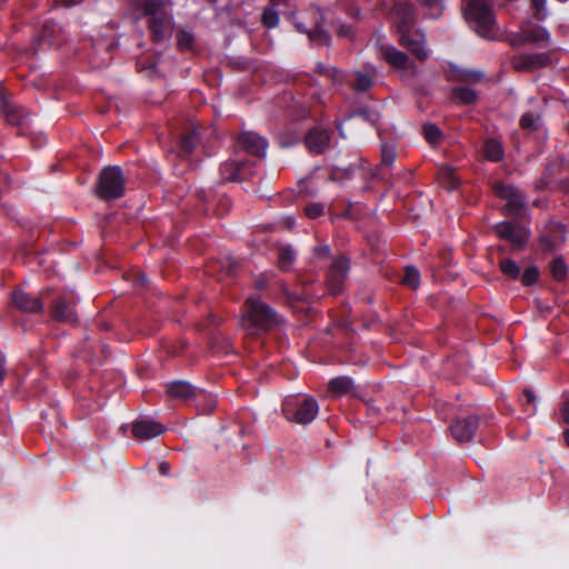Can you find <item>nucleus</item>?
Segmentation results:
<instances>
[{
    "instance_id": "864d4df0",
    "label": "nucleus",
    "mask_w": 569,
    "mask_h": 569,
    "mask_svg": "<svg viewBox=\"0 0 569 569\" xmlns=\"http://www.w3.org/2000/svg\"><path fill=\"white\" fill-rule=\"evenodd\" d=\"M297 28L300 30V31H303V32H307V29L303 28L302 23L298 22L297 23Z\"/></svg>"
},
{
    "instance_id": "37998d69",
    "label": "nucleus",
    "mask_w": 569,
    "mask_h": 569,
    "mask_svg": "<svg viewBox=\"0 0 569 569\" xmlns=\"http://www.w3.org/2000/svg\"><path fill=\"white\" fill-rule=\"evenodd\" d=\"M196 401V407L197 409L201 412V413H207L206 411H203V408H208L209 406V400L208 399H204V398H196L194 399Z\"/></svg>"
},
{
    "instance_id": "aec40b11",
    "label": "nucleus",
    "mask_w": 569,
    "mask_h": 569,
    "mask_svg": "<svg viewBox=\"0 0 569 569\" xmlns=\"http://www.w3.org/2000/svg\"><path fill=\"white\" fill-rule=\"evenodd\" d=\"M246 162L242 160H228L220 167V174L224 181H237L242 179V170Z\"/></svg>"
},
{
    "instance_id": "412c9836",
    "label": "nucleus",
    "mask_w": 569,
    "mask_h": 569,
    "mask_svg": "<svg viewBox=\"0 0 569 569\" xmlns=\"http://www.w3.org/2000/svg\"><path fill=\"white\" fill-rule=\"evenodd\" d=\"M352 389L353 382L349 377H338L329 381V391L337 397L350 393Z\"/></svg>"
},
{
    "instance_id": "423d86ee",
    "label": "nucleus",
    "mask_w": 569,
    "mask_h": 569,
    "mask_svg": "<svg viewBox=\"0 0 569 569\" xmlns=\"http://www.w3.org/2000/svg\"><path fill=\"white\" fill-rule=\"evenodd\" d=\"M167 393L171 399L188 402L196 398H204L209 400L208 408H203L206 412H212L217 406V399L213 395L203 390H198L187 381H173L167 385Z\"/></svg>"
},
{
    "instance_id": "6ab92c4d",
    "label": "nucleus",
    "mask_w": 569,
    "mask_h": 569,
    "mask_svg": "<svg viewBox=\"0 0 569 569\" xmlns=\"http://www.w3.org/2000/svg\"><path fill=\"white\" fill-rule=\"evenodd\" d=\"M330 136L327 130L313 129L306 137V144L311 152L321 153L329 144Z\"/></svg>"
},
{
    "instance_id": "39448f33",
    "label": "nucleus",
    "mask_w": 569,
    "mask_h": 569,
    "mask_svg": "<svg viewBox=\"0 0 569 569\" xmlns=\"http://www.w3.org/2000/svg\"><path fill=\"white\" fill-rule=\"evenodd\" d=\"M98 196L104 200L117 199L124 193V178L120 167H107L99 177Z\"/></svg>"
},
{
    "instance_id": "49530a36",
    "label": "nucleus",
    "mask_w": 569,
    "mask_h": 569,
    "mask_svg": "<svg viewBox=\"0 0 569 569\" xmlns=\"http://www.w3.org/2000/svg\"><path fill=\"white\" fill-rule=\"evenodd\" d=\"M423 6L436 8L439 7L441 0H420Z\"/></svg>"
},
{
    "instance_id": "5fc2aeb1",
    "label": "nucleus",
    "mask_w": 569,
    "mask_h": 569,
    "mask_svg": "<svg viewBox=\"0 0 569 569\" xmlns=\"http://www.w3.org/2000/svg\"><path fill=\"white\" fill-rule=\"evenodd\" d=\"M3 377H4V370L2 369V367L0 366V383L2 382L3 380Z\"/></svg>"
},
{
    "instance_id": "e433bc0d",
    "label": "nucleus",
    "mask_w": 569,
    "mask_h": 569,
    "mask_svg": "<svg viewBox=\"0 0 569 569\" xmlns=\"http://www.w3.org/2000/svg\"><path fill=\"white\" fill-rule=\"evenodd\" d=\"M396 160V151L391 146H383L381 149V162L385 166H391Z\"/></svg>"
},
{
    "instance_id": "7ed1b4c3",
    "label": "nucleus",
    "mask_w": 569,
    "mask_h": 569,
    "mask_svg": "<svg viewBox=\"0 0 569 569\" xmlns=\"http://www.w3.org/2000/svg\"><path fill=\"white\" fill-rule=\"evenodd\" d=\"M240 323L249 335L254 336L278 325V317L276 312L261 300L249 298L246 301V311Z\"/></svg>"
},
{
    "instance_id": "f257e3e1",
    "label": "nucleus",
    "mask_w": 569,
    "mask_h": 569,
    "mask_svg": "<svg viewBox=\"0 0 569 569\" xmlns=\"http://www.w3.org/2000/svg\"><path fill=\"white\" fill-rule=\"evenodd\" d=\"M138 7L149 17L148 26L152 41L158 44L168 42L173 24L164 3L161 0H138Z\"/></svg>"
},
{
    "instance_id": "13d9d810",
    "label": "nucleus",
    "mask_w": 569,
    "mask_h": 569,
    "mask_svg": "<svg viewBox=\"0 0 569 569\" xmlns=\"http://www.w3.org/2000/svg\"><path fill=\"white\" fill-rule=\"evenodd\" d=\"M48 292H49V291H44V292H42L41 297H42V298H44V296H47V295H48Z\"/></svg>"
},
{
    "instance_id": "ddd939ff",
    "label": "nucleus",
    "mask_w": 569,
    "mask_h": 569,
    "mask_svg": "<svg viewBox=\"0 0 569 569\" xmlns=\"http://www.w3.org/2000/svg\"><path fill=\"white\" fill-rule=\"evenodd\" d=\"M478 420L475 417L457 419L451 426L450 431L459 442L469 441L477 430Z\"/></svg>"
},
{
    "instance_id": "b1692460",
    "label": "nucleus",
    "mask_w": 569,
    "mask_h": 569,
    "mask_svg": "<svg viewBox=\"0 0 569 569\" xmlns=\"http://www.w3.org/2000/svg\"><path fill=\"white\" fill-rule=\"evenodd\" d=\"M1 112L6 116V119L11 124H20L23 121V116L21 112L11 103L2 99Z\"/></svg>"
},
{
    "instance_id": "ea45409f",
    "label": "nucleus",
    "mask_w": 569,
    "mask_h": 569,
    "mask_svg": "<svg viewBox=\"0 0 569 569\" xmlns=\"http://www.w3.org/2000/svg\"><path fill=\"white\" fill-rule=\"evenodd\" d=\"M559 411L562 422L569 425V393L563 395V401L560 406Z\"/></svg>"
},
{
    "instance_id": "0eeeda50",
    "label": "nucleus",
    "mask_w": 569,
    "mask_h": 569,
    "mask_svg": "<svg viewBox=\"0 0 569 569\" xmlns=\"http://www.w3.org/2000/svg\"><path fill=\"white\" fill-rule=\"evenodd\" d=\"M495 230L499 238L509 241L515 248H522L529 240V230L521 224L503 221L496 224Z\"/></svg>"
},
{
    "instance_id": "473e14b6",
    "label": "nucleus",
    "mask_w": 569,
    "mask_h": 569,
    "mask_svg": "<svg viewBox=\"0 0 569 569\" xmlns=\"http://www.w3.org/2000/svg\"><path fill=\"white\" fill-rule=\"evenodd\" d=\"M540 117L533 113H525L520 119V127L525 130H536Z\"/></svg>"
},
{
    "instance_id": "cd10ccee",
    "label": "nucleus",
    "mask_w": 569,
    "mask_h": 569,
    "mask_svg": "<svg viewBox=\"0 0 569 569\" xmlns=\"http://www.w3.org/2000/svg\"><path fill=\"white\" fill-rule=\"evenodd\" d=\"M500 270L506 277H508L510 279H517L520 277V268L511 259L501 260L500 261Z\"/></svg>"
},
{
    "instance_id": "2eb2a0df",
    "label": "nucleus",
    "mask_w": 569,
    "mask_h": 569,
    "mask_svg": "<svg viewBox=\"0 0 569 569\" xmlns=\"http://www.w3.org/2000/svg\"><path fill=\"white\" fill-rule=\"evenodd\" d=\"M73 305L71 299L64 296L59 297L52 306L51 316L59 321L76 322L77 315Z\"/></svg>"
},
{
    "instance_id": "4d7b16f0",
    "label": "nucleus",
    "mask_w": 569,
    "mask_h": 569,
    "mask_svg": "<svg viewBox=\"0 0 569 569\" xmlns=\"http://www.w3.org/2000/svg\"><path fill=\"white\" fill-rule=\"evenodd\" d=\"M359 13V9H356L355 11H350L349 14L352 17H356Z\"/></svg>"
},
{
    "instance_id": "72a5a7b5",
    "label": "nucleus",
    "mask_w": 569,
    "mask_h": 569,
    "mask_svg": "<svg viewBox=\"0 0 569 569\" xmlns=\"http://www.w3.org/2000/svg\"><path fill=\"white\" fill-rule=\"evenodd\" d=\"M318 72L328 76L333 82H340L342 80V72L335 68H329L323 63H318Z\"/></svg>"
},
{
    "instance_id": "2f4dec72",
    "label": "nucleus",
    "mask_w": 569,
    "mask_h": 569,
    "mask_svg": "<svg viewBox=\"0 0 569 569\" xmlns=\"http://www.w3.org/2000/svg\"><path fill=\"white\" fill-rule=\"evenodd\" d=\"M423 134L425 138L432 144L438 143L441 140V132L435 124H425Z\"/></svg>"
},
{
    "instance_id": "4be33fe9",
    "label": "nucleus",
    "mask_w": 569,
    "mask_h": 569,
    "mask_svg": "<svg viewBox=\"0 0 569 569\" xmlns=\"http://www.w3.org/2000/svg\"><path fill=\"white\" fill-rule=\"evenodd\" d=\"M439 182L447 189H453L459 184V178L450 166H442L438 172Z\"/></svg>"
},
{
    "instance_id": "6e6d98bb",
    "label": "nucleus",
    "mask_w": 569,
    "mask_h": 569,
    "mask_svg": "<svg viewBox=\"0 0 569 569\" xmlns=\"http://www.w3.org/2000/svg\"><path fill=\"white\" fill-rule=\"evenodd\" d=\"M139 280H140V282H141V284H142V286H144V284L147 283V279H146V277H144V276H141V277L139 278Z\"/></svg>"
},
{
    "instance_id": "79ce46f5",
    "label": "nucleus",
    "mask_w": 569,
    "mask_h": 569,
    "mask_svg": "<svg viewBox=\"0 0 569 569\" xmlns=\"http://www.w3.org/2000/svg\"><path fill=\"white\" fill-rule=\"evenodd\" d=\"M309 36L312 40L319 38L326 44H328L330 40L329 34L325 31L319 30L318 28L315 30L313 33H309Z\"/></svg>"
},
{
    "instance_id": "3c124183",
    "label": "nucleus",
    "mask_w": 569,
    "mask_h": 569,
    "mask_svg": "<svg viewBox=\"0 0 569 569\" xmlns=\"http://www.w3.org/2000/svg\"><path fill=\"white\" fill-rule=\"evenodd\" d=\"M350 33H351V30H350L349 27L348 28L347 27H341L340 28V34L341 36L348 37Z\"/></svg>"
},
{
    "instance_id": "c03bdc74",
    "label": "nucleus",
    "mask_w": 569,
    "mask_h": 569,
    "mask_svg": "<svg viewBox=\"0 0 569 569\" xmlns=\"http://www.w3.org/2000/svg\"><path fill=\"white\" fill-rule=\"evenodd\" d=\"M527 40H531V41H535V40H538V39H545L547 42H549L550 40V34L549 32L546 30V29H541V37H531V36H527L526 37Z\"/></svg>"
},
{
    "instance_id": "c85d7f7f",
    "label": "nucleus",
    "mask_w": 569,
    "mask_h": 569,
    "mask_svg": "<svg viewBox=\"0 0 569 569\" xmlns=\"http://www.w3.org/2000/svg\"><path fill=\"white\" fill-rule=\"evenodd\" d=\"M420 273L415 267H407L405 269V277L402 279V283L408 286L409 288L416 290L420 283Z\"/></svg>"
},
{
    "instance_id": "20e7f679",
    "label": "nucleus",
    "mask_w": 569,
    "mask_h": 569,
    "mask_svg": "<svg viewBox=\"0 0 569 569\" xmlns=\"http://www.w3.org/2000/svg\"><path fill=\"white\" fill-rule=\"evenodd\" d=\"M282 411L289 421L307 425L316 419L319 406L316 399L311 397L295 395L284 399Z\"/></svg>"
},
{
    "instance_id": "9b49d317",
    "label": "nucleus",
    "mask_w": 569,
    "mask_h": 569,
    "mask_svg": "<svg viewBox=\"0 0 569 569\" xmlns=\"http://www.w3.org/2000/svg\"><path fill=\"white\" fill-rule=\"evenodd\" d=\"M550 58L547 53H525L519 54L512 60L515 69L519 71H530L548 66Z\"/></svg>"
},
{
    "instance_id": "09e8293b",
    "label": "nucleus",
    "mask_w": 569,
    "mask_h": 569,
    "mask_svg": "<svg viewBox=\"0 0 569 569\" xmlns=\"http://www.w3.org/2000/svg\"><path fill=\"white\" fill-rule=\"evenodd\" d=\"M60 1L66 7H72V6L80 3L82 0H60Z\"/></svg>"
},
{
    "instance_id": "f8f14e48",
    "label": "nucleus",
    "mask_w": 569,
    "mask_h": 569,
    "mask_svg": "<svg viewBox=\"0 0 569 569\" xmlns=\"http://www.w3.org/2000/svg\"><path fill=\"white\" fill-rule=\"evenodd\" d=\"M166 431L164 426L152 420H139L132 425V433L139 440H149L162 435Z\"/></svg>"
},
{
    "instance_id": "9d476101",
    "label": "nucleus",
    "mask_w": 569,
    "mask_h": 569,
    "mask_svg": "<svg viewBox=\"0 0 569 569\" xmlns=\"http://www.w3.org/2000/svg\"><path fill=\"white\" fill-rule=\"evenodd\" d=\"M349 271V261L345 257L336 258L328 273V286L332 293L341 291Z\"/></svg>"
},
{
    "instance_id": "4468645a",
    "label": "nucleus",
    "mask_w": 569,
    "mask_h": 569,
    "mask_svg": "<svg viewBox=\"0 0 569 569\" xmlns=\"http://www.w3.org/2000/svg\"><path fill=\"white\" fill-rule=\"evenodd\" d=\"M381 53L386 61L392 67L400 70H410L412 73L417 72L415 66L409 63L408 56L397 48L392 46L382 47Z\"/></svg>"
},
{
    "instance_id": "603ef678",
    "label": "nucleus",
    "mask_w": 569,
    "mask_h": 569,
    "mask_svg": "<svg viewBox=\"0 0 569 569\" xmlns=\"http://www.w3.org/2000/svg\"><path fill=\"white\" fill-rule=\"evenodd\" d=\"M563 437H565V441H566L567 446L569 447V430H566L563 432Z\"/></svg>"
},
{
    "instance_id": "dca6fc26",
    "label": "nucleus",
    "mask_w": 569,
    "mask_h": 569,
    "mask_svg": "<svg viewBox=\"0 0 569 569\" xmlns=\"http://www.w3.org/2000/svg\"><path fill=\"white\" fill-rule=\"evenodd\" d=\"M241 147L251 154L261 157L266 153L267 141L254 132L242 133L239 138Z\"/></svg>"
},
{
    "instance_id": "7c9ffc66",
    "label": "nucleus",
    "mask_w": 569,
    "mask_h": 569,
    "mask_svg": "<svg viewBox=\"0 0 569 569\" xmlns=\"http://www.w3.org/2000/svg\"><path fill=\"white\" fill-rule=\"evenodd\" d=\"M550 271L555 279L562 280L567 274V266L561 258H557L552 260Z\"/></svg>"
},
{
    "instance_id": "de8ad7c7",
    "label": "nucleus",
    "mask_w": 569,
    "mask_h": 569,
    "mask_svg": "<svg viewBox=\"0 0 569 569\" xmlns=\"http://www.w3.org/2000/svg\"><path fill=\"white\" fill-rule=\"evenodd\" d=\"M525 396H526L528 402H533L535 401V393H533L532 390L526 389L525 390Z\"/></svg>"
},
{
    "instance_id": "c9c22d12",
    "label": "nucleus",
    "mask_w": 569,
    "mask_h": 569,
    "mask_svg": "<svg viewBox=\"0 0 569 569\" xmlns=\"http://www.w3.org/2000/svg\"><path fill=\"white\" fill-rule=\"evenodd\" d=\"M370 78L361 72L356 73L355 89L359 91H367L371 87Z\"/></svg>"
},
{
    "instance_id": "c756f323",
    "label": "nucleus",
    "mask_w": 569,
    "mask_h": 569,
    "mask_svg": "<svg viewBox=\"0 0 569 569\" xmlns=\"http://www.w3.org/2000/svg\"><path fill=\"white\" fill-rule=\"evenodd\" d=\"M296 259V253L290 247L279 249V264L282 269H289Z\"/></svg>"
},
{
    "instance_id": "5701e85b",
    "label": "nucleus",
    "mask_w": 569,
    "mask_h": 569,
    "mask_svg": "<svg viewBox=\"0 0 569 569\" xmlns=\"http://www.w3.org/2000/svg\"><path fill=\"white\" fill-rule=\"evenodd\" d=\"M197 144H198V137H197V132L194 130L184 134L181 138L180 143H179V156L182 158L190 156Z\"/></svg>"
},
{
    "instance_id": "a19ab883",
    "label": "nucleus",
    "mask_w": 569,
    "mask_h": 569,
    "mask_svg": "<svg viewBox=\"0 0 569 569\" xmlns=\"http://www.w3.org/2000/svg\"><path fill=\"white\" fill-rule=\"evenodd\" d=\"M305 211L309 218H317L323 213V207L319 203H311L306 207Z\"/></svg>"
},
{
    "instance_id": "a211bd4d",
    "label": "nucleus",
    "mask_w": 569,
    "mask_h": 569,
    "mask_svg": "<svg viewBox=\"0 0 569 569\" xmlns=\"http://www.w3.org/2000/svg\"><path fill=\"white\" fill-rule=\"evenodd\" d=\"M12 301L17 308L26 312H39L43 309V302L40 298L31 296L24 291H14Z\"/></svg>"
},
{
    "instance_id": "f704fd0d",
    "label": "nucleus",
    "mask_w": 569,
    "mask_h": 569,
    "mask_svg": "<svg viewBox=\"0 0 569 569\" xmlns=\"http://www.w3.org/2000/svg\"><path fill=\"white\" fill-rule=\"evenodd\" d=\"M262 22L268 28H273L279 22V17L276 10L273 9H266L262 14Z\"/></svg>"
},
{
    "instance_id": "a878e982",
    "label": "nucleus",
    "mask_w": 569,
    "mask_h": 569,
    "mask_svg": "<svg viewBox=\"0 0 569 569\" xmlns=\"http://www.w3.org/2000/svg\"><path fill=\"white\" fill-rule=\"evenodd\" d=\"M176 38L177 44L181 51L191 50L193 48L194 37L192 32L179 29L176 33Z\"/></svg>"
},
{
    "instance_id": "6e6552de",
    "label": "nucleus",
    "mask_w": 569,
    "mask_h": 569,
    "mask_svg": "<svg viewBox=\"0 0 569 569\" xmlns=\"http://www.w3.org/2000/svg\"><path fill=\"white\" fill-rule=\"evenodd\" d=\"M399 33L400 44L409 50L418 60L423 61L428 58L426 38L422 33L411 31V29L400 31Z\"/></svg>"
},
{
    "instance_id": "393cba45",
    "label": "nucleus",
    "mask_w": 569,
    "mask_h": 569,
    "mask_svg": "<svg viewBox=\"0 0 569 569\" xmlns=\"http://www.w3.org/2000/svg\"><path fill=\"white\" fill-rule=\"evenodd\" d=\"M485 157L490 161H499L503 157V148L497 140H488L485 143Z\"/></svg>"
},
{
    "instance_id": "58836bf2",
    "label": "nucleus",
    "mask_w": 569,
    "mask_h": 569,
    "mask_svg": "<svg viewBox=\"0 0 569 569\" xmlns=\"http://www.w3.org/2000/svg\"><path fill=\"white\" fill-rule=\"evenodd\" d=\"M538 270L536 268H528L521 276V281L526 286L535 283L538 279Z\"/></svg>"
},
{
    "instance_id": "4c0bfd02",
    "label": "nucleus",
    "mask_w": 569,
    "mask_h": 569,
    "mask_svg": "<svg viewBox=\"0 0 569 569\" xmlns=\"http://www.w3.org/2000/svg\"><path fill=\"white\" fill-rule=\"evenodd\" d=\"M531 2L536 9V18L538 20H545L548 16L547 0H531Z\"/></svg>"
},
{
    "instance_id": "8fccbe9b",
    "label": "nucleus",
    "mask_w": 569,
    "mask_h": 569,
    "mask_svg": "<svg viewBox=\"0 0 569 569\" xmlns=\"http://www.w3.org/2000/svg\"><path fill=\"white\" fill-rule=\"evenodd\" d=\"M160 471L162 475H168L169 473V465L167 462H162L160 465Z\"/></svg>"
},
{
    "instance_id": "f3484780",
    "label": "nucleus",
    "mask_w": 569,
    "mask_h": 569,
    "mask_svg": "<svg viewBox=\"0 0 569 569\" xmlns=\"http://www.w3.org/2000/svg\"><path fill=\"white\" fill-rule=\"evenodd\" d=\"M392 19L399 32L411 29L413 22L412 8L407 2H397L392 9Z\"/></svg>"
},
{
    "instance_id": "1a4fd4ad",
    "label": "nucleus",
    "mask_w": 569,
    "mask_h": 569,
    "mask_svg": "<svg viewBox=\"0 0 569 569\" xmlns=\"http://www.w3.org/2000/svg\"><path fill=\"white\" fill-rule=\"evenodd\" d=\"M493 190L498 197L507 201V214L517 213L518 210H520L523 207V197L515 187L505 184L502 182H496L493 184Z\"/></svg>"
},
{
    "instance_id": "f03ea898",
    "label": "nucleus",
    "mask_w": 569,
    "mask_h": 569,
    "mask_svg": "<svg viewBox=\"0 0 569 569\" xmlns=\"http://www.w3.org/2000/svg\"><path fill=\"white\" fill-rule=\"evenodd\" d=\"M465 17L480 37L487 39L496 38L497 21L492 4L487 0H467Z\"/></svg>"
},
{
    "instance_id": "bb28decb",
    "label": "nucleus",
    "mask_w": 569,
    "mask_h": 569,
    "mask_svg": "<svg viewBox=\"0 0 569 569\" xmlns=\"http://www.w3.org/2000/svg\"><path fill=\"white\" fill-rule=\"evenodd\" d=\"M452 97L455 100L467 104L477 100V93L472 89L466 87L455 89Z\"/></svg>"
},
{
    "instance_id": "a18cd8bd",
    "label": "nucleus",
    "mask_w": 569,
    "mask_h": 569,
    "mask_svg": "<svg viewBox=\"0 0 569 569\" xmlns=\"http://www.w3.org/2000/svg\"><path fill=\"white\" fill-rule=\"evenodd\" d=\"M315 252H316V254H318V256L326 257V256H328V254H329L330 249H329V247H328V246H320V247L315 248Z\"/></svg>"
}]
</instances>
